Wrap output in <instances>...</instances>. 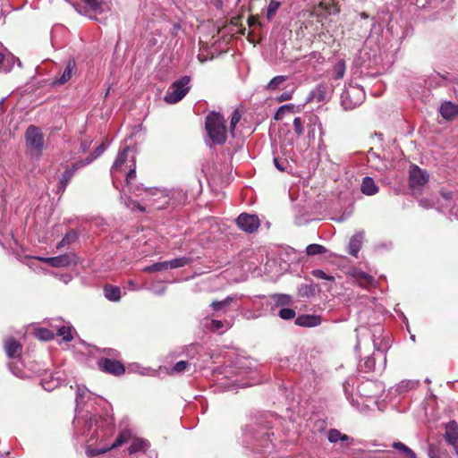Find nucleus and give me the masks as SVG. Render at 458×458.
I'll return each mask as SVG.
<instances>
[{
	"label": "nucleus",
	"mask_w": 458,
	"mask_h": 458,
	"mask_svg": "<svg viewBox=\"0 0 458 458\" xmlns=\"http://www.w3.org/2000/svg\"><path fill=\"white\" fill-rule=\"evenodd\" d=\"M383 331V327L380 325H376L371 329L364 326L356 328L357 344L355 345V349L358 350L360 348L362 337L370 335L375 350L371 356L366 357L360 364V369L366 373L381 372L386 367V352L390 347V344L388 337H382Z\"/></svg>",
	"instance_id": "obj_1"
},
{
	"label": "nucleus",
	"mask_w": 458,
	"mask_h": 458,
	"mask_svg": "<svg viewBox=\"0 0 458 458\" xmlns=\"http://www.w3.org/2000/svg\"><path fill=\"white\" fill-rule=\"evenodd\" d=\"M205 127L210 140L218 145L226 141V126L224 116L217 112H210L206 117Z\"/></svg>",
	"instance_id": "obj_2"
},
{
	"label": "nucleus",
	"mask_w": 458,
	"mask_h": 458,
	"mask_svg": "<svg viewBox=\"0 0 458 458\" xmlns=\"http://www.w3.org/2000/svg\"><path fill=\"white\" fill-rule=\"evenodd\" d=\"M191 79L189 76H183L180 80L172 83L168 89L164 99L168 104H175L179 102L188 93L189 87L187 86Z\"/></svg>",
	"instance_id": "obj_3"
},
{
	"label": "nucleus",
	"mask_w": 458,
	"mask_h": 458,
	"mask_svg": "<svg viewBox=\"0 0 458 458\" xmlns=\"http://www.w3.org/2000/svg\"><path fill=\"white\" fill-rule=\"evenodd\" d=\"M131 437V432L130 430H128V429L123 430L119 434V436L117 437L115 441L111 445H109V446L108 445H105V446H103L101 448L96 449V448L91 447V445H88L87 448H86V454L89 457H94L96 455L105 454V453H106L109 450L114 449V448L123 445Z\"/></svg>",
	"instance_id": "obj_4"
},
{
	"label": "nucleus",
	"mask_w": 458,
	"mask_h": 458,
	"mask_svg": "<svg viewBox=\"0 0 458 458\" xmlns=\"http://www.w3.org/2000/svg\"><path fill=\"white\" fill-rule=\"evenodd\" d=\"M236 225L241 230L252 233L259 229L260 221L256 215L242 213L236 219Z\"/></svg>",
	"instance_id": "obj_5"
},
{
	"label": "nucleus",
	"mask_w": 458,
	"mask_h": 458,
	"mask_svg": "<svg viewBox=\"0 0 458 458\" xmlns=\"http://www.w3.org/2000/svg\"><path fill=\"white\" fill-rule=\"evenodd\" d=\"M27 146L41 152L44 147V136L39 128L30 125L25 133Z\"/></svg>",
	"instance_id": "obj_6"
},
{
	"label": "nucleus",
	"mask_w": 458,
	"mask_h": 458,
	"mask_svg": "<svg viewBox=\"0 0 458 458\" xmlns=\"http://www.w3.org/2000/svg\"><path fill=\"white\" fill-rule=\"evenodd\" d=\"M338 12L339 10L337 9L335 3H327L325 1H321L310 12V17L317 18V21L322 23L323 19H325L327 15Z\"/></svg>",
	"instance_id": "obj_7"
},
{
	"label": "nucleus",
	"mask_w": 458,
	"mask_h": 458,
	"mask_svg": "<svg viewBox=\"0 0 458 458\" xmlns=\"http://www.w3.org/2000/svg\"><path fill=\"white\" fill-rule=\"evenodd\" d=\"M428 181V174L418 165H412L409 170V184L411 188L422 186Z\"/></svg>",
	"instance_id": "obj_8"
},
{
	"label": "nucleus",
	"mask_w": 458,
	"mask_h": 458,
	"mask_svg": "<svg viewBox=\"0 0 458 458\" xmlns=\"http://www.w3.org/2000/svg\"><path fill=\"white\" fill-rule=\"evenodd\" d=\"M98 366L102 371L114 376L122 375L125 371L123 365L120 361L107 358L100 359Z\"/></svg>",
	"instance_id": "obj_9"
},
{
	"label": "nucleus",
	"mask_w": 458,
	"mask_h": 458,
	"mask_svg": "<svg viewBox=\"0 0 458 458\" xmlns=\"http://www.w3.org/2000/svg\"><path fill=\"white\" fill-rule=\"evenodd\" d=\"M77 171L78 169L76 166H74L73 164L71 166H67L65 168L59 180L57 187L58 194H64L67 185L69 184V182H71V180L72 179Z\"/></svg>",
	"instance_id": "obj_10"
},
{
	"label": "nucleus",
	"mask_w": 458,
	"mask_h": 458,
	"mask_svg": "<svg viewBox=\"0 0 458 458\" xmlns=\"http://www.w3.org/2000/svg\"><path fill=\"white\" fill-rule=\"evenodd\" d=\"M204 326L219 334L224 333L231 327L229 322L213 318V317H205Z\"/></svg>",
	"instance_id": "obj_11"
},
{
	"label": "nucleus",
	"mask_w": 458,
	"mask_h": 458,
	"mask_svg": "<svg viewBox=\"0 0 458 458\" xmlns=\"http://www.w3.org/2000/svg\"><path fill=\"white\" fill-rule=\"evenodd\" d=\"M327 439L333 444L340 443L343 447L348 446L352 441V437L345 434H342L339 430L335 428L328 431Z\"/></svg>",
	"instance_id": "obj_12"
},
{
	"label": "nucleus",
	"mask_w": 458,
	"mask_h": 458,
	"mask_svg": "<svg viewBox=\"0 0 458 458\" xmlns=\"http://www.w3.org/2000/svg\"><path fill=\"white\" fill-rule=\"evenodd\" d=\"M285 319L294 318V324L299 327H313L321 323V317H282Z\"/></svg>",
	"instance_id": "obj_13"
},
{
	"label": "nucleus",
	"mask_w": 458,
	"mask_h": 458,
	"mask_svg": "<svg viewBox=\"0 0 458 458\" xmlns=\"http://www.w3.org/2000/svg\"><path fill=\"white\" fill-rule=\"evenodd\" d=\"M39 259L53 267H64L70 266L72 263L70 256L66 254L52 258H40Z\"/></svg>",
	"instance_id": "obj_14"
},
{
	"label": "nucleus",
	"mask_w": 458,
	"mask_h": 458,
	"mask_svg": "<svg viewBox=\"0 0 458 458\" xmlns=\"http://www.w3.org/2000/svg\"><path fill=\"white\" fill-rule=\"evenodd\" d=\"M4 350L9 358H17L21 354L22 346L18 341L10 338L4 344Z\"/></svg>",
	"instance_id": "obj_15"
},
{
	"label": "nucleus",
	"mask_w": 458,
	"mask_h": 458,
	"mask_svg": "<svg viewBox=\"0 0 458 458\" xmlns=\"http://www.w3.org/2000/svg\"><path fill=\"white\" fill-rule=\"evenodd\" d=\"M440 114L446 120H452L458 116V105L445 102L440 106Z\"/></svg>",
	"instance_id": "obj_16"
},
{
	"label": "nucleus",
	"mask_w": 458,
	"mask_h": 458,
	"mask_svg": "<svg viewBox=\"0 0 458 458\" xmlns=\"http://www.w3.org/2000/svg\"><path fill=\"white\" fill-rule=\"evenodd\" d=\"M360 191L365 195L372 196L377 193L378 186L376 184L373 178L366 176L362 180Z\"/></svg>",
	"instance_id": "obj_17"
},
{
	"label": "nucleus",
	"mask_w": 458,
	"mask_h": 458,
	"mask_svg": "<svg viewBox=\"0 0 458 458\" xmlns=\"http://www.w3.org/2000/svg\"><path fill=\"white\" fill-rule=\"evenodd\" d=\"M129 148H124L122 151H120L117 155V157L112 166V173H118L122 171L123 165L127 160L128 157Z\"/></svg>",
	"instance_id": "obj_18"
},
{
	"label": "nucleus",
	"mask_w": 458,
	"mask_h": 458,
	"mask_svg": "<svg viewBox=\"0 0 458 458\" xmlns=\"http://www.w3.org/2000/svg\"><path fill=\"white\" fill-rule=\"evenodd\" d=\"M104 295L109 301H116L121 298V289L119 286L106 284L104 286Z\"/></svg>",
	"instance_id": "obj_19"
},
{
	"label": "nucleus",
	"mask_w": 458,
	"mask_h": 458,
	"mask_svg": "<svg viewBox=\"0 0 458 458\" xmlns=\"http://www.w3.org/2000/svg\"><path fill=\"white\" fill-rule=\"evenodd\" d=\"M233 302H234V299L232 297H227L226 299L220 301H213L211 306L215 312L226 313L230 310L229 307Z\"/></svg>",
	"instance_id": "obj_20"
},
{
	"label": "nucleus",
	"mask_w": 458,
	"mask_h": 458,
	"mask_svg": "<svg viewBox=\"0 0 458 458\" xmlns=\"http://www.w3.org/2000/svg\"><path fill=\"white\" fill-rule=\"evenodd\" d=\"M76 330L72 326H63L58 328L56 335L62 337L64 342H71L73 339Z\"/></svg>",
	"instance_id": "obj_21"
},
{
	"label": "nucleus",
	"mask_w": 458,
	"mask_h": 458,
	"mask_svg": "<svg viewBox=\"0 0 458 458\" xmlns=\"http://www.w3.org/2000/svg\"><path fill=\"white\" fill-rule=\"evenodd\" d=\"M74 65H75L74 62H69V64H67L66 68L64 69L63 74L59 78L55 79L53 81V84L54 85H63L65 82H67L72 78V70H73Z\"/></svg>",
	"instance_id": "obj_22"
},
{
	"label": "nucleus",
	"mask_w": 458,
	"mask_h": 458,
	"mask_svg": "<svg viewBox=\"0 0 458 458\" xmlns=\"http://www.w3.org/2000/svg\"><path fill=\"white\" fill-rule=\"evenodd\" d=\"M79 234L75 230H70L65 233L63 239L57 244V249H61L66 245H70L78 240Z\"/></svg>",
	"instance_id": "obj_23"
},
{
	"label": "nucleus",
	"mask_w": 458,
	"mask_h": 458,
	"mask_svg": "<svg viewBox=\"0 0 458 458\" xmlns=\"http://www.w3.org/2000/svg\"><path fill=\"white\" fill-rule=\"evenodd\" d=\"M272 299L277 307H287L293 303V298L288 294H274Z\"/></svg>",
	"instance_id": "obj_24"
},
{
	"label": "nucleus",
	"mask_w": 458,
	"mask_h": 458,
	"mask_svg": "<svg viewBox=\"0 0 458 458\" xmlns=\"http://www.w3.org/2000/svg\"><path fill=\"white\" fill-rule=\"evenodd\" d=\"M345 71H346L345 62L343 59L337 61L333 67V78L335 80L343 79L345 74Z\"/></svg>",
	"instance_id": "obj_25"
},
{
	"label": "nucleus",
	"mask_w": 458,
	"mask_h": 458,
	"mask_svg": "<svg viewBox=\"0 0 458 458\" xmlns=\"http://www.w3.org/2000/svg\"><path fill=\"white\" fill-rule=\"evenodd\" d=\"M34 335L42 341H49L55 336V333L52 330L43 327L35 329Z\"/></svg>",
	"instance_id": "obj_26"
},
{
	"label": "nucleus",
	"mask_w": 458,
	"mask_h": 458,
	"mask_svg": "<svg viewBox=\"0 0 458 458\" xmlns=\"http://www.w3.org/2000/svg\"><path fill=\"white\" fill-rule=\"evenodd\" d=\"M327 251V250L320 244L312 243L306 247V253L309 256H315L318 254H324Z\"/></svg>",
	"instance_id": "obj_27"
},
{
	"label": "nucleus",
	"mask_w": 458,
	"mask_h": 458,
	"mask_svg": "<svg viewBox=\"0 0 458 458\" xmlns=\"http://www.w3.org/2000/svg\"><path fill=\"white\" fill-rule=\"evenodd\" d=\"M356 92H357V93H360V90H359L358 89H355V88H353V89H351V90H347V91H345V92L342 95V98L344 99V100H343L344 104V105H347V104L345 103V99H347V98H351L352 95H354ZM360 95H361V96H360V98H359L357 99V101H355L352 105V104H350V105L346 106V108L354 107V106H356L357 105H359V104L361 102V98H364L363 94H360Z\"/></svg>",
	"instance_id": "obj_28"
},
{
	"label": "nucleus",
	"mask_w": 458,
	"mask_h": 458,
	"mask_svg": "<svg viewBox=\"0 0 458 458\" xmlns=\"http://www.w3.org/2000/svg\"><path fill=\"white\" fill-rule=\"evenodd\" d=\"M318 42H322L326 46L330 47L335 43V38L329 30L321 31L318 34Z\"/></svg>",
	"instance_id": "obj_29"
},
{
	"label": "nucleus",
	"mask_w": 458,
	"mask_h": 458,
	"mask_svg": "<svg viewBox=\"0 0 458 458\" xmlns=\"http://www.w3.org/2000/svg\"><path fill=\"white\" fill-rule=\"evenodd\" d=\"M148 446V443L141 438H134L131 445L129 447V453L133 454L140 450L145 449Z\"/></svg>",
	"instance_id": "obj_30"
},
{
	"label": "nucleus",
	"mask_w": 458,
	"mask_h": 458,
	"mask_svg": "<svg viewBox=\"0 0 458 458\" xmlns=\"http://www.w3.org/2000/svg\"><path fill=\"white\" fill-rule=\"evenodd\" d=\"M167 262V268H178L186 266L190 262L189 258H178L172 260H168Z\"/></svg>",
	"instance_id": "obj_31"
},
{
	"label": "nucleus",
	"mask_w": 458,
	"mask_h": 458,
	"mask_svg": "<svg viewBox=\"0 0 458 458\" xmlns=\"http://www.w3.org/2000/svg\"><path fill=\"white\" fill-rule=\"evenodd\" d=\"M166 269H168L167 262L163 261V262L155 263L151 266L145 267L143 268V271L146 273H154V272L163 271V270H166Z\"/></svg>",
	"instance_id": "obj_32"
},
{
	"label": "nucleus",
	"mask_w": 458,
	"mask_h": 458,
	"mask_svg": "<svg viewBox=\"0 0 458 458\" xmlns=\"http://www.w3.org/2000/svg\"><path fill=\"white\" fill-rule=\"evenodd\" d=\"M286 76L278 75L274 77L267 84V89L269 90L276 89L282 83L286 81Z\"/></svg>",
	"instance_id": "obj_33"
},
{
	"label": "nucleus",
	"mask_w": 458,
	"mask_h": 458,
	"mask_svg": "<svg viewBox=\"0 0 458 458\" xmlns=\"http://www.w3.org/2000/svg\"><path fill=\"white\" fill-rule=\"evenodd\" d=\"M124 204L131 211H134L136 209L142 213L146 211V208L144 206H142L139 201L132 199L131 198H128L125 200Z\"/></svg>",
	"instance_id": "obj_34"
},
{
	"label": "nucleus",
	"mask_w": 458,
	"mask_h": 458,
	"mask_svg": "<svg viewBox=\"0 0 458 458\" xmlns=\"http://www.w3.org/2000/svg\"><path fill=\"white\" fill-rule=\"evenodd\" d=\"M89 396V393L87 388L84 386H79L77 389L76 395V410L79 408L80 404L84 402L86 397Z\"/></svg>",
	"instance_id": "obj_35"
},
{
	"label": "nucleus",
	"mask_w": 458,
	"mask_h": 458,
	"mask_svg": "<svg viewBox=\"0 0 458 458\" xmlns=\"http://www.w3.org/2000/svg\"><path fill=\"white\" fill-rule=\"evenodd\" d=\"M281 3L276 0H271L267 11V20H271L276 13L277 12L278 8L280 7Z\"/></svg>",
	"instance_id": "obj_36"
},
{
	"label": "nucleus",
	"mask_w": 458,
	"mask_h": 458,
	"mask_svg": "<svg viewBox=\"0 0 458 458\" xmlns=\"http://www.w3.org/2000/svg\"><path fill=\"white\" fill-rule=\"evenodd\" d=\"M356 383L357 380L355 378H349L344 383V391L348 399L352 394V391L355 387Z\"/></svg>",
	"instance_id": "obj_37"
},
{
	"label": "nucleus",
	"mask_w": 458,
	"mask_h": 458,
	"mask_svg": "<svg viewBox=\"0 0 458 458\" xmlns=\"http://www.w3.org/2000/svg\"><path fill=\"white\" fill-rule=\"evenodd\" d=\"M82 1L93 12L98 13H102V1L101 0H82Z\"/></svg>",
	"instance_id": "obj_38"
},
{
	"label": "nucleus",
	"mask_w": 458,
	"mask_h": 458,
	"mask_svg": "<svg viewBox=\"0 0 458 458\" xmlns=\"http://www.w3.org/2000/svg\"><path fill=\"white\" fill-rule=\"evenodd\" d=\"M374 384L370 381L362 382L361 384L357 386V391L361 396L369 397V394L367 393V390L373 386Z\"/></svg>",
	"instance_id": "obj_39"
},
{
	"label": "nucleus",
	"mask_w": 458,
	"mask_h": 458,
	"mask_svg": "<svg viewBox=\"0 0 458 458\" xmlns=\"http://www.w3.org/2000/svg\"><path fill=\"white\" fill-rule=\"evenodd\" d=\"M316 291V286L313 284H303L299 289V294L301 296H309L313 295Z\"/></svg>",
	"instance_id": "obj_40"
},
{
	"label": "nucleus",
	"mask_w": 458,
	"mask_h": 458,
	"mask_svg": "<svg viewBox=\"0 0 458 458\" xmlns=\"http://www.w3.org/2000/svg\"><path fill=\"white\" fill-rule=\"evenodd\" d=\"M188 367V362L184 360L178 361L171 369V374H179L183 372Z\"/></svg>",
	"instance_id": "obj_41"
},
{
	"label": "nucleus",
	"mask_w": 458,
	"mask_h": 458,
	"mask_svg": "<svg viewBox=\"0 0 458 458\" xmlns=\"http://www.w3.org/2000/svg\"><path fill=\"white\" fill-rule=\"evenodd\" d=\"M242 118V114L239 110H234L232 114L231 123H230V130L233 132L237 123L240 122Z\"/></svg>",
	"instance_id": "obj_42"
},
{
	"label": "nucleus",
	"mask_w": 458,
	"mask_h": 458,
	"mask_svg": "<svg viewBox=\"0 0 458 458\" xmlns=\"http://www.w3.org/2000/svg\"><path fill=\"white\" fill-rule=\"evenodd\" d=\"M293 129L295 133L298 136H301L303 134V123L301 117H295L293 120Z\"/></svg>",
	"instance_id": "obj_43"
},
{
	"label": "nucleus",
	"mask_w": 458,
	"mask_h": 458,
	"mask_svg": "<svg viewBox=\"0 0 458 458\" xmlns=\"http://www.w3.org/2000/svg\"><path fill=\"white\" fill-rule=\"evenodd\" d=\"M307 56L309 57V60H314L315 63L319 64H321L325 62L324 56L318 51H312Z\"/></svg>",
	"instance_id": "obj_44"
},
{
	"label": "nucleus",
	"mask_w": 458,
	"mask_h": 458,
	"mask_svg": "<svg viewBox=\"0 0 458 458\" xmlns=\"http://www.w3.org/2000/svg\"><path fill=\"white\" fill-rule=\"evenodd\" d=\"M96 158L93 157V155L90 153L85 159L83 160H80V161H77L75 163H73L74 166L77 167V169L79 170L80 168L85 166V165H89L93 160H95Z\"/></svg>",
	"instance_id": "obj_45"
},
{
	"label": "nucleus",
	"mask_w": 458,
	"mask_h": 458,
	"mask_svg": "<svg viewBox=\"0 0 458 458\" xmlns=\"http://www.w3.org/2000/svg\"><path fill=\"white\" fill-rule=\"evenodd\" d=\"M311 273H312V275H313L316 278H318V279H326V280H330V281H333V280H334V277H333V276L327 275V274H326L323 270H321V269H315V270H313Z\"/></svg>",
	"instance_id": "obj_46"
},
{
	"label": "nucleus",
	"mask_w": 458,
	"mask_h": 458,
	"mask_svg": "<svg viewBox=\"0 0 458 458\" xmlns=\"http://www.w3.org/2000/svg\"><path fill=\"white\" fill-rule=\"evenodd\" d=\"M392 446L396 449V450H399L400 452H402L403 454L404 453H409L410 454H411V449L409 448L407 445H405L402 442H394Z\"/></svg>",
	"instance_id": "obj_47"
},
{
	"label": "nucleus",
	"mask_w": 458,
	"mask_h": 458,
	"mask_svg": "<svg viewBox=\"0 0 458 458\" xmlns=\"http://www.w3.org/2000/svg\"><path fill=\"white\" fill-rule=\"evenodd\" d=\"M131 369L141 375H150L152 372H154V370L149 368H140L138 365H133Z\"/></svg>",
	"instance_id": "obj_48"
},
{
	"label": "nucleus",
	"mask_w": 458,
	"mask_h": 458,
	"mask_svg": "<svg viewBox=\"0 0 458 458\" xmlns=\"http://www.w3.org/2000/svg\"><path fill=\"white\" fill-rule=\"evenodd\" d=\"M135 178H136V167H135V165L133 164V165L131 166L130 170L126 174V178H125L126 182L130 183Z\"/></svg>",
	"instance_id": "obj_49"
},
{
	"label": "nucleus",
	"mask_w": 458,
	"mask_h": 458,
	"mask_svg": "<svg viewBox=\"0 0 458 458\" xmlns=\"http://www.w3.org/2000/svg\"><path fill=\"white\" fill-rule=\"evenodd\" d=\"M104 150H105V146H104V144H100V145H98V146L94 149V151H93V152H91V154L93 155V157H94L95 158H97V157H98L99 156H101V155L103 154Z\"/></svg>",
	"instance_id": "obj_50"
},
{
	"label": "nucleus",
	"mask_w": 458,
	"mask_h": 458,
	"mask_svg": "<svg viewBox=\"0 0 458 458\" xmlns=\"http://www.w3.org/2000/svg\"><path fill=\"white\" fill-rule=\"evenodd\" d=\"M248 25L250 28H254L256 26H259L260 23L258 20L257 17L253 16V15H250L249 18H248Z\"/></svg>",
	"instance_id": "obj_51"
},
{
	"label": "nucleus",
	"mask_w": 458,
	"mask_h": 458,
	"mask_svg": "<svg viewBox=\"0 0 458 458\" xmlns=\"http://www.w3.org/2000/svg\"><path fill=\"white\" fill-rule=\"evenodd\" d=\"M350 249H351V250H350V252H349V253H350L352 256H353V257H357L358 252H359V250H360V247H359V245H357V244H356V243H354V242H351V244H350Z\"/></svg>",
	"instance_id": "obj_52"
},
{
	"label": "nucleus",
	"mask_w": 458,
	"mask_h": 458,
	"mask_svg": "<svg viewBox=\"0 0 458 458\" xmlns=\"http://www.w3.org/2000/svg\"><path fill=\"white\" fill-rule=\"evenodd\" d=\"M284 107H279L274 115V119L276 121L282 120L284 115Z\"/></svg>",
	"instance_id": "obj_53"
},
{
	"label": "nucleus",
	"mask_w": 458,
	"mask_h": 458,
	"mask_svg": "<svg viewBox=\"0 0 458 458\" xmlns=\"http://www.w3.org/2000/svg\"><path fill=\"white\" fill-rule=\"evenodd\" d=\"M278 315H295V311L293 309L283 307Z\"/></svg>",
	"instance_id": "obj_54"
},
{
	"label": "nucleus",
	"mask_w": 458,
	"mask_h": 458,
	"mask_svg": "<svg viewBox=\"0 0 458 458\" xmlns=\"http://www.w3.org/2000/svg\"><path fill=\"white\" fill-rule=\"evenodd\" d=\"M292 98V93H288V92H284L283 94H281L278 98H277V100L279 102H284V101H286V100H289Z\"/></svg>",
	"instance_id": "obj_55"
},
{
	"label": "nucleus",
	"mask_w": 458,
	"mask_h": 458,
	"mask_svg": "<svg viewBox=\"0 0 458 458\" xmlns=\"http://www.w3.org/2000/svg\"><path fill=\"white\" fill-rule=\"evenodd\" d=\"M440 195L445 199H451L453 198V192L452 191H445V190H441L439 191Z\"/></svg>",
	"instance_id": "obj_56"
},
{
	"label": "nucleus",
	"mask_w": 458,
	"mask_h": 458,
	"mask_svg": "<svg viewBox=\"0 0 458 458\" xmlns=\"http://www.w3.org/2000/svg\"><path fill=\"white\" fill-rule=\"evenodd\" d=\"M93 424H95L97 427H98V420H97V419H96V418L89 417V425H88V427H87V430H88V431H89V430L91 429V428H92Z\"/></svg>",
	"instance_id": "obj_57"
},
{
	"label": "nucleus",
	"mask_w": 458,
	"mask_h": 458,
	"mask_svg": "<svg viewBox=\"0 0 458 458\" xmlns=\"http://www.w3.org/2000/svg\"><path fill=\"white\" fill-rule=\"evenodd\" d=\"M274 164L276 165V167L281 171V172H284V167L283 166V165L281 164V162L279 161V159L277 157H275L274 158Z\"/></svg>",
	"instance_id": "obj_58"
},
{
	"label": "nucleus",
	"mask_w": 458,
	"mask_h": 458,
	"mask_svg": "<svg viewBox=\"0 0 458 458\" xmlns=\"http://www.w3.org/2000/svg\"><path fill=\"white\" fill-rule=\"evenodd\" d=\"M281 107H284V113L285 112L293 113L294 111V105H293V104L284 105Z\"/></svg>",
	"instance_id": "obj_59"
},
{
	"label": "nucleus",
	"mask_w": 458,
	"mask_h": 458,
	"mask_svg": "<svg viewBox=\"0 0 458 458\" xmlns=\"http://www.w3.org/2000/svg\"><path fill=\"white\" fill-rule=\"evenodd\" d=\"M248 39L252 42V43H258L259 41H256L255 39V34H254V30H250L249 31V34H248Z\"/></svg>",
	"instance_id": "obj_60"
},
{
	"label": "nucleus",
	"mask_w": 458,
	"mask_h": 458,
	"mask_svg": "<svg viewBox=\"0 0 458 458\" xmlns=\"http://www.w3.org/2000/svg\"><path fill=\"white\" fill-rule=\"evenodd\" d=\"M89 147V143L87 140H83L81 143V152H85Z\"/></svg>",
	"instance_id": "obj_61"
},
{
	"label": "nucleus",
	"mask_w": 458,
	"mask_h": 458,
	"mask_svg": "<svg viewBox=\"0 0 458 458\" xmlns=\"http://www.w3.org/2000/svg\"><path fill=\"white\" fill-rule=\"evenodd\" d=\"M104 352H106V354L109 356H116L117 355V351H115L114 349L104 350Z\"/></svg>",
	"instance_id": "obj_62"
},
{
	"label": "nucleus",
	"mask_w": 458,
	"mask_h": 458,
	"mask_svg": "<svg viewBox=\"0 0 458 458\" xmlns=\"http://www.w3.org/2000/svg\"><path fill=\"white\" fill-rule=\"evenodd\" d=\"M361 278H363L366 283H370L372 281V277L364 273L361 275Z\"/></svg>",
	"instance_id": "obj_63"
},
{
	"label": "nucleus",
	"mask_w": 458,
	"mask_h": 458,
	"mask_svg": "<svg viewBox=\"0 0 458 458\" xmlns=\"http://www.w3.org/2000/svg\"><path fill=\"white\" fill-rule=\"evenodd\" d=\"M403 454H404L405 458H416V454L412 450H411V455H410L409 453H404Z\"/></svg>",
	"instance_id": "obj_64"
}]
</instances>
